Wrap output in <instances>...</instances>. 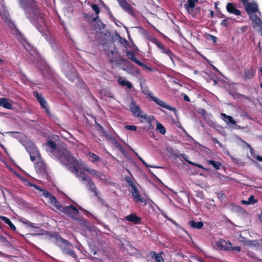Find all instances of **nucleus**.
<instances>
[{
    "label": "nucleus",
    "mask_w": 262,
    "mask_h": 262,
    "mask_svg": "<svg viewBox=\"0 0 262 262\" xmlns=\"http://www.w3.org/2000/svg\"><path fill=\"white\" fill-rule=\"evenodd\" d=\"M250 152H251V156L252 157L255 158L259 161L262 162V157H261L260 156H258V155L255 156V154H254V150L251 148H250Z\"/></svg>",
    "instance_id": "nucleus-33"
},
{
    "label": "nucleus",
    "mask_w": 262,
    "mask_h": 262,
    "mask_svg": "<svg viewBox=\"0 0 262 262\" xmlns=\"http://www.w3.org/2000/svg\"><path fill=\"white\" fill-rule=\"evenodd\" d=\"M156 130L162 135L166 133V129L165 127L159 122H156Z\"/></svg>",
    "instance_id": "nucleus-26"
},
{
    "label": "nucleus",
    "mask_w": 262,
    "mask_h": 262,
    "mask_svg": "<svg viewBox=\"0 0 262 262\" xmlns=\"http://www.w3.org/2000/svg\"><path fill=\"white\" fill-rule=\"evenodd\" d=\"M119 5L125 11L130 14H133V11L129 4L126 1V0H117Z\"/></svg>",
    "instance_id": "nucleus-15"
},
{
    "label": "nucleus",
    "mask_w": 262,
    "mask_h": 262,
    "mask_svg": "<svg viewBox=\"0 0 262 262\" xmlns=\"http://www.w3.org/2000/svg\"><path fill=\"white\" fill-rule=\"evenodd\" d=\"M92 8L95 11L96 15H98L100 13L99 8L98 6L96 4H93L92 5Z\"/></svg>",
    "instance_id": "nucleus-34"
},
{
    "label": "nucleus",
    "mask_w": 262,
    "mask_h": 262,
    "mask_svg": "<svg viewBox=\"0 0 262 262\" xmlns=\"http://www.w3.org/2000/svg\"><path fill=\"white\" fill-rule=\"evenodd\" d=\"M193 165H195L199 168H203V166L201 164L194 163V164H193Z\"/></svg>",
    "instance_id": "nucleus-47"
},
{
    "label": "nucleus",
    "mask_w": 262,
    "mask_h": 262,
    "mask_svg": "<svg viewBox=\"0 0 262 262\" xmlns=\"http://www.w3.org/2000/svg\"><path fill=\"white\" fill-rule=\"evenodd\" d=\"M118 82L119 84L123 86H126L128 89H131L133 86L132 83L130 82L125 80L123 77L119 78Z\"/></svg>",
    "instance_id": "nucleus-21"
},
{
    "label": "nucleus",
    "mask_w": 262,
    "mask_h": 262,
    "mask_svg": "<svg viewBox=\"0 0 262 262\" xmlns=\"http://www.w3.org/2000/svg\"><path fill=\"white\" fill-rule=\"evenodd\" d=\"M37 234L41 235V234H42V233H41V232H40V233H37Z\"/></svg>",
    "instance_id": "nucleus-58"
},
{
    "label": "nucleus",
    "mask_w": 262,
    "mask_h": 262,
    "mask_svg": "<svg viewBox=\"0 0 262 262\" xmlns=\"http://www.w3.org/2000/svg\"><path fill=\"white\" fill-rule=\"evenodd\" d=\"M58 242V244L62 248L63 252L65 254L69 255V256L75 259L76 258V254L72 249L73 246L69 243L68 241L60 238Z\"/></svg>",
    "instance_id": "nucleus-6"
},
{
    "label": "nucleus",
    "mask_w": 262,
    "mask_h": 262,
    "mask_svg": "<svg viewBox=\"0 0 262 262\" xmlns=\"http://www.w3.org/2000/svg\"><path fill=\"white\" fill-rule=\"evenodd\" d=\"M0 8V14L3 17L4 21L6 22V23L7 24L8 27L12 29V30L13 31V33L16 34L17 36V39L22 43V44L24 45V46L26 48V50H27L28 51L32 52V53H31V54L32 55H34L36 54V51L32 49V47L25 40L24 41L23 37L22 36L21 34H20L18 31L16 29L15 26L14 24L13 23V21L11 20V18H10V16L9 13L7 12V11L5 10V8L3 4H1Z\"/></svg>",
    "instance_id": "nucleus-4"
},
{
    "label": "nucleus",
    "mask_w": 262,
    "mask_h": 262,
    "mask_svg": "<svg viewBox=\"0 0 262 262\" xmlns=\"http://www.w3.org/2000/svg\"><path fill=\"white\" fill-rule=\"evenodd\" d=\"M198 195H199V197H200V198H202V199H203V197H204V195H203V194L202 193H201H201H198Z\"/></svg>",
    "instance_id": "nucleus-49"
},
{
    "label": "nucleus",
    "mask_w": 262,
    "mask_h": 262,
    "mask_svg": "<svg viewBox=\"0 0 262 262\" xmlns=\"http://www.w3.org/2000/svg\"><path fill=\"white\" fill-rule=\"evenodd\" d=\"M222 117H223V120L226 122L227 124H235L236 121L233 119V118L229 115H227L224 113L221 114Z\"/></svg>",
    "instance_id": "nucleus-22"
},
{
    "label": "nucleus",
    "mask_w": 262,
    "mask_h": 262,
    "mask_svg": "<svg viewBox=\"0 0 262 262\" xmlns=\"http://www.w3.org/2000/svg\"><path fill=\"white\" fill-rule=\"evenodd\" d=\"M34 96L37 98V99L38 100V101L39 102L40 101H41V100H42L43 99H44L41 94H39L38 93H37V92H34Z\"/></svg>",
    "instance_id": "nucleus-38"
},
{
    "label": "nucleus",
    "mask_w": 262,
    "mask_h": 262,
    "mask_svg": "<svg viewBox=\"0 0 262 262\" xmlns=\"http://www.w3.org/2000/svg\"><path fill=\"white\" fill-rule=\"evenodd\" d=\"M247 245H251L250 242L247 241Z\"/></svg>",
    "instance_id": "nucleus-55"
},
{
    "label": "nucleus",
    "mask_w": 262,
    "mask_h": 262,
    "mask_svg": "<svg viewBox=\"0 0 262 262\" xmlns=\"http://www.w3.org/2000/svg\"><path fill=\"white\" fill-rule=\"evenodd\" d=\"M4 61L3 59H2L1 58H0V65H2L4 63Z\"/></svg>",
    "instance_id": "nucleus-51"
},
{
    "label": "nucleus",
    "mask_w": 262,
    "mask_h": 262,
    "mask_svg": "<svg viewBox=\"0 0 262 262\" xmlns=\"http://www.w3.org/2000/svg\"><path fill=\"white\" fill-rule=\"evenodd\" d=\"M23 145L29 153L30 159L34 162L35 168L37 172L40 174L46 173V166L41 159L40 155L32 141L27 140L23 142Z\"/></svg>",
    "instance_id": "nucleus-3"
},
{
    "label": "nucleus",
    "mask_w": 262,
    "mask_h": 262,
    "mask_svg": "<svg viewBox=\"0 0 262 262\" xmlns=\"http://www.w3.org/2000/svg\"><path fill=\"white\" fill-rule=\"evenodd\" d=\"M258 44H259V50H260V51H261V52H262V48L261 47V46H260V42H259V43H258Z\"/></svg>",
    "instance_id": "nucleus-53"
},
{
    "label": "nucleus",
    "mask_w": 262,
    "mask_h": 262,
    "mask_svg": "<svg viewBox=\"0 0 262 262\" xmlns=\"http://www.w3.org/2000/svg\"><path fill=\"white\" fill-rule=\"evenodd\" d=\"M39 103H40V105H41V106L43 108H45L47 112L48 111V105H47L46 101H45V100L44 99H43L42 100L40 101Z\"/></svg>",
    "instance_id": "nucleus-36"
},
{
    "label": "nucleus",
    "mask_w": 262,
    "mask_h": 262,
    "mask_svg": "<svg viewBox=\"0 0 262 262\" xmlns=\"http://www.w3.org/2000/svg\"><path fill=\"white\" fill-rule=\"evenodd\" d=\"M254 70L252 68H250L245 72V77L250 79L254 76Z\"/></svg>",
    "instance_id": "nucleus-30"
},
{
    "label": "nucleus",
    "mask_w": 262,
    "mask_h": 262,
    "mask_svg": "<svg viewBox=\"0 0 262 262\" xmlns=\"http://www.w3.org/2000/svg\"><path fill=\"white\" fill-rule=\"evenodd\" d=\"M147 95L148 96L158 105L163 108H166L169 111H173L175 113L176 112V109L175 108L169 106L167 103H166L162 100L160 99L158 97L155 96L153 93L151 92H149Z\"/></svg>",
    "instance_id": "nucleus-7"
},
{
    "label": "nucleus",
    "mask_w": 262,
    "mask_h": 262,
    "mask_svg": "<svg viewBox=\"0 0 262 262\" xmlns=\"http://www.w3.org/2000/svg\"><path fill=\"white\" fill-rule=\"evenodd\" d=\"M244 6L247 12L250 16H251V15H254L255 13H258L259 16L260 15V13L258 11V5L256 3H245Z\"/></svg>",
    "instance_id": "nucleus-8"
},
{
    "label": "nucleus",
    "mask_w": 262,
    "mask_h": 262,
    "mask_svg": "<svg viewBox=\"0 0 262 262\" xmlns=\"http://www.w3.org/2000/svg\"><path fill=\"white\" fill-rule=\"evenodd\" d=\"M260 87L262 88V83L260 84Z\"/></svg>",
    "instance_id": "nucleus-61"
},
{
    "label": "nucleus",
    "mask_w": 262,
    "mask_h": 262,
    "mask_svg": "<svg viewBox=\"0 0 262 262\" xmlns=\"http://www.w3.org/2000/svg\"><path fill=\"white\" fill-rule=\"evenodd\" d=\"M60 211L63 212L64 213L71 216L76 215L78 213V210L71 205H69L66 207L62 206V209L60 210Z\"/></svg>",
    "instance_id": "nucleus-11"
},
{
    "label": "nucleus",
    "mask_w": 262,
    "mask_h": 262,
    "mask_svg": "<svg viewBox=\"0 0 262 262\" xmlns=\"http://www.w3.org/2000/svg\"><path fill=\"white\" fill-rule=\"evenodd\" d=\"M47 146L48 148V150L53 156L77 177L82 181L88 182L90 184V188L94 192H95L96 187L93 184L89 182L90 179L86 173H89L101 182L105 181L106 177L104 174L90 168L81 160L76 159L64 147L60 148H57L56 144L52 140H49L47 143Z\"/></svg>",
    "instance_id": "nucleus-1"
},
{
    "label": "nucleus",
    "mask_w": 262,
    "mask_h": 262,
    "mask_svg": "<svg viewBox=\"0 0 262 262\" xmlns=\"http://www.w3.org/2000/svg\"><path fill=\"white\" fill-rule=\"evenodd\" d=\"M231 244L223 239H220L215 242L214 246L219 249L224 250H230L232 248Z\"/></svg>",
    "instance_id": "nucleus-10"
},
{
    "label": "nucleus",
    "mask_w": 262,
    "mask_h": 262,
    "mask_svg": "<svg viewBox=\"0 0 262 262\" xmlns=\"http://www.w3.org/2000/svg\"><path fill=\"white\" fill-rule=\"evenodd\" d=\"M155 258V260L156 262H164V259L163 257L161 256V254H156L155 252L153 253V254L152 255V257H154Z\"/></svg>",
    "instance_id": "nucleus-32"
},
{
    "label": "nucleus",
    "mask_w": 262,
    "mask_h": 262,
    "mask_svg": "<svg viewBox=\"0 0 262 262\" xmlns=\"http://www.w3.org/2000/svg\"><path fill=\"white\" fill-rule=\"evenodd\" d=\"M0 219H1L6 224H7L9 227L13 231L16 230L15 226L13 225V224L11 222V221L5 216H0Z\"/></svg>",
    "instance_id": "nucleus-25"
},
{
    "label": "nucleus",
    "mask_w": 262,
    "mask_h": 262,
    "mask_svg": "<svg viewBox=\"0 0 262 262\" xmlns=\"http://www.w3.org/2000/svg\"><path fill=\"white\" fill-rule=\"evenodd\" d=\"M214 84H215L216 83V80H214Z\"/></svg>",
    "instance_id": "nucleus-59"
},
{
    "label": "nucleus",
    "mask_w": 262,
    "mask_h": 262,
    "mask_svg": "<svg viewBox=\"0 0 262 262\" xmlns=\"http://www.w3.org/2000/svg\"><path fill=\"white\" fill-rule=\"evenodd\" d=\"M189 226L194 229H200L204 225V223L202 222H195L194 221H191L188 223Z\"/></svg>",
    "instance_id": "nucleus-23"
},
{
    "label": "nucleus",
    "mask_w": 262,
    "mask_h": 262,
    "mask_svg": "<svg viewBox=\"0 0 262 262\" xmlns=\"http://www.w3.org/2000/svg\"><path fill=\"white\" fill-rule=\"evenodd\" d=\"M256 202V200L254 199L253 195H251L248 199V200H243L242 203L245 205H249L254 204Z\"/></svg>",
    "instance_id": "nucleus-28"
},
{
    "label": "nucleus",
    "mask_w": 262,
    "mask_h": 262,
    "mask_svg": "<svg viewBox=\"0 0 262 262\" xmlns=\"http://www.w3.org/2000/svg\"><path fill=\"white\" fill-rule=\"evenodd\" d=\"M125 128L127 130H136L137 129V127L135 125H126Z\"/></svg>",
    "instance_id": "nucleus-39"
},
{
    "label": "nucleus",
    "mask_w": 262,
    "mask_h": 262,
    "mask_svg": "<svg viewBox=\"0 0 262 262\" xmlns=\"http://www.w3.org/2000/svg\"><path fill=\"white\" fill-rule=\"evenodd\" d=\"M20 4L25 11L29 13L32 23L42 34L46 28L45 20L42 14L38 9L34 0H19Z\"/></svg>",
    "instance_id": "nucleus-2"
},
{
    "label": "nucleus",
    "mask_w": 262,
    "mask_h": 262,
    "mask_svg": "<svg viewBox=\"0 0 262 262\" xmlns=\"http://www.w3.org/2000/svg\"><path fill=\"white\" fill-rule=\"evenodd\" d=\"M7 133L10 134L11 135L17 134V133L16 132H8Z\"/></svg>",
    "instance_id": "nucleus-50"
},
{
    "label": "nucleus",
    "mask_w": 262,
    "mask_h": 262,
    "mask_svg": "<svg viewBox=\"0 0 262 262\" xmlns=\"http://www.w3.org/2000/svg\"><path fill=\"white\" fill-rule=\"evenodd\" d=\"M250 17L252 20V24L253 28L260 32L262 35V21L259 17L255 14L254 15H251Z\"/></svg>",
    "instance_id": "nucleus-9"
},
{
    "label": "nucleus",
    "mask_w": 262,
    "mask_h": 262,
    "mask_svg": "<svg viewBox=\"0 0 262 262\" xmlns=\"http://www.w3.org/2000/svg\"><path fill=\"white\" fill-rule=\"evenodd\" d=\"M86 156L88 159L93 163H95L101 160V158L99 156L91 152H86Z\"/></svg>",
    "instance_id": "nucleus-20"
},
{
    "label": "nucleus",
    "mask_w": 262,
    "mask_h": 262,
    "mask_svg": "<svg viewBox=\"0 0 262 262\" xmlns=\"http://www.w3.org/2000/svg\"><path fill=\"white\" fill-rule=\"evenodd\" d=\"M221 24L223 25V26H226L227 25V24H226V20H223L222 21V23Z\"/></svg>",
    "instance_id": "nucleus-48"
},
{
    "label": "nucleus",
    "mask_w": 262,
    "mask_h": 262,
    "mask_svg": "<svg viewBox=\"0 0 262 262\" xmlns=\"http://www.w3.org/2000/svg\"><path fill=\"white\" fill-rule=\"evenodd\" d=\"M125 181L127 183L128 185L130 187V188H133L137 186L136 182L133 178L127 177L125 178Z\"/></svg>",
    "instance_id": "nucleus-27"
},
{
    "label": "nucleus",
    "mask_w": 262,
    "mask_h": 262,
    "mask_svg": "<svg viewBox=\"0 0 262 262\" xmlns=\"http://www.w3.org/2000/svg\"><path fill=\"white\" fill-rule=\"evenodd\" d=\"M198 1V0H188V4L185 5V7L189 12L193 11V9Z\"/></svg>",
    "instance_id": "nucleus-24"
},
{
    "label": "nucleus",
    "mask_w": 262,
    "mask_h": 262,
    "mask_svg": "<svg viewBox=\"0 0 262 262\" xmlns=\"http://www.w3.org/2000/svg\"><path fill=\"white\" fill-rule=\"evenodd\" d=\"M129 191L132 193L134 200L136 202H144V199L140 195L139 191L137 186L133 188H130V189H129Z\"/></svg>",
    "instance_id": "nucleus-12"
},
{
    "label": "nucleus",
    "mask_w": 262,
    "mask_h": 262,
    "mask_svg": "<svg viewBox=\"0 0 262 262\" xmlns=\"http://www.w3.org/2000/svg\"><path fill=\"white\" fill-rule=\"evenodd\" d=\"M11 102L5 98H0V106L10 110L12 107Z\"/></svg>",
    "instance_id": "nucleus-19"
},
{
    "label": "nucleus",
    "mask_w": 262,
    "mask_h": 262,
    "mask_svg": "<svg viewBox=\"0 0 262 262\" xmlns=\"http://www.w3.org/2000/svg\"><path fill=\"white\" fill-rule=\"evenodd\" d=\"M207 163L211 165L215 169H219L221 166V164L220 162L213 160H208L207 161Z\"/></svg>",
    "instance_id": "nucleus-29"
},
{
    "label": "nucleus",
    "mask_w": 262,
    "mask_h": 262,
    "mask_svg": "<svg viewBox=\"0 0 262 262\" xmlns=\"http://www.w3.org/2000/svg\"><path fill=\"white\" fill-rule=\"evenodd\" d=\"M156 43L157 47L160 49V50H161L162 53L167 54L171 60L172 62H173L174 56L172 54L171 51L169 49L164 47L159 42H157Z\"/></svg>",
    "instance_id": "nucleus-13"
},
{
    "label": "nucleus",
    "mask_w": 262,
    "mask_h": 262,
    "mask_svg": "<svg viewBox=\"0 0 262 262\" xmlns=\"http://www.w3.org/2000/svg\"><path fill=\"white\" fill-rule=\"evenodd\" d=\"M39 103H40V105H41V106L43 108H45L47 112L48 111V105H47L46 101H45V100L44 99H43L42 100L40 101Z\"/></svg>",
    "instance_id": "nucleus-37"
},
{
    "label": "nucleus",
    "mask_w": 262,
    "mask_h": 262,
    "mask_svg": "<svg viewBox=\"0 0 262 262\" xmlns=\"http://www.w3.org/2000/svg\"><path fill=\"white\" fill-rule=\"evenodd\" d=\"M204 112H205V111H204V110H203V111H202V113H204Z\"/></svg>",
    "instance_id": "nucleus-60"
},
{
    "label": "nucleus",
    "mask_w": 262,
    "mask_h": 262,
    "mask_svg": "<svg viewBox=\"0 0 262 262\" xmlns=\"http://www.w3.org/2000/svg\"><path fill=\"white\" fill-rule=\"evenodd\" d=\"M248 1V0H242V2L243 3L244 5H245V3H248V2H247V1Z\"/></svg>",
    "instance_id": "nucleus-52"
},
{
    "label": "nucleus",
    "mask_w": 262,
    "mask_h": 262,
    "mask_svg": "<svg viewBox=\"0 0 262 262\" xmlns=\"http://www.w3.org/2000/svg\"><path fill=\"white\" fill-rule=\"evenodd\" d=\"M182 157L183 158V159H184L186 161H187L190 164H194V163L188 160L189 158L187 155H186L185 154H183L182 155Z\"/></svg>",
    "instance_id": "nucleus-40"
},
{
    "label": "nucleus",
    "mask_w": 262,
    "mask_h": 262,
    "mask_svg": "<svg viewBox=\"0 0 262 262\" xmlns=\"http://www.w3.org/2000/svg\"><path fill=\"white\" fill-rule=\"evenodd\" d=\"M210 37L213 41L216 42V38L215 36L211 35Z\"/></svg>",
    "instance_id": "nucleus-46"
},
{
    "label": "nucleus",
    "mask_w": 262,
    "mask_h": 262,
    "mask_svg": "<svg viewBox=\"0 0 262 262\" xmlns=\"http://www.w3.org/2000/svg\"><path fill=\"white\" fill-rule=\"evenodd\" d=\"M226 9L231 14H234L235 15L241 14V11L237 9L232 3H228L226 6Z\"/></svg>",
    "instance_id": "nucleus-16"
},
{
    "label": "nucleus",
    "mask_w": 262,
    "mask_h": 262,
    "mask_svg": "<svg viewBox=\"0 0 262 262\" xmlns=\"http://www.w3.org/2000/svg\"><path fill=\"white\" fill-rule=\"evenodd\" d=\"M126 220L135 224L139 223L141 221V218L138 216L136 214L132 213L128 215L125 217Z\"/></svg>",
    "instance_id": "nucleus-18"
},
{
    "label": "nucleus",
    "mask_w": 262,
    "mask_h": 262,
    "mask_svg": "<svg viewBox=\"0 0 262 262\" xmlns=\"http://www.w3.org/2000/svg\"><path fill=\"white\" fill-rule=\"evenodd\" d=\"M120 41H121V43H122V42H123V40H120Z\"/></svg>",
    "instance_id": "nucleus-62"
},
{
    "label": "nucleus",
    "mask_w": 262,
    "mask_h": 262,
    "mask_svg": "<svg viewBox=\"0 0 262 262\" xmlns=\"http://www.w3.org/2000/svg\"><path fill=\"white\" fill-rule=\"evenodd\" d=\"M260 71L262 74V67L260 68Z\"/></svg>",
    "instance_id": "nucleus-56"
},
{
    "label": "nucleus",
    "mask_w": 262,
    "mask_h": 262,
    "mask_svg": "<svg viewBox=\"0 0 262 262\" xmlns=\"http://www.w3.org/2000/svg\"><path fill=\"white\" fill-rule=\"evenodd\" d=\"M131 112L135 117H139L142 112L139 105H137L134 101H132L130 104Z\"/></svg>",
    "instance_id": "nucleus-14"
},
{
    "label": "nucleus",
    "mask_w": 262,
    "mask_h": 262,
    "mask_svg": "<svg viewBox=\"0 0 262 262\" xmlns=\"http://www.w3.org/2000/svg\"><path fill=\"white\" fill-rule=\"evenodd\" d=\"M139 159L142 162V163L147 167H151V166H149L141 157H140L139 155H137ZM154 167V166H152Z\"/></svg>",
    "instance_id": "nucleus-41"
},
{
    "label": "nucleus",
    "mask_w": 262,
    "mask_h": 262,
    "mask_svg": "<svg viewBox=\"0 0 262 262\" xmlns=\"http://www.w3.org/2000/svg\"><path fill=\"white\" fill-rule=\"evenodd\" d=\"M183 98L186 101H188V102L190 101L189 97L186 95H184Z\"/></svg>",
    "instance_id": "nucleus-45"
},
{
    "label": "nucleus",
    "mask_w": 262,
    "mask_h": 262,
    "mask_svg": "<svg viewBox=\"0 0 262 262\" xmlns=\"http://www.w3.org/2000/svg\"><path fill=\"white\" fill-rule=\"evenodd\" d=\"M127 56L128 57V58L134 61L136 64L138 62L140 61L136 58L135 54L132 52H128L127 53Z\"/></svg>",
    "instance_id": "nucleus-31"
},
{
    "label": "nucleus",
    "mask_w": 262,
    "mask_h": 262,
    "mask_svg": "<svg viewBox=\"0 0 262 262\" xmlns=\"http://www.w3.org/2000/svg\"><path fill=\"white\" fill-rule=\"evenodd\" d=\"M72 73L73 74V75L72 76H71L70 75H69L68 74L67 75V76L68 77L69 80H70L71 81H73L74 80V79L76 78V73L75 72V69L72 70Z\"/></svg>",
    "instance_id": "nucleus-35"
},
{
    "label": "nucleus",
    "mask_w": 262,
    "mask_h": 262,
    "mask_svg": "<svg viewBox=\"0 0 262 262\" xmlns=\"http://www.w3.org/2000/svg\"><path fill=\"white\" fill-rule=\"evenodd\" d=\"M192 262H203V260L201 258H196L192 259Z\"/></svg>",
    "instance_id": "nucleus-43"
},
{
    "label": "nucleus",
    "mask_w": 262,
    "mask_h": 262,
    "mask_svg": "<svg viewBox=\"0 0 262 262\" xmlns=\"http://www.w3.org/2000/svg\"><path fill=\"white\" fill-rule=\"evenodd\" d=\"M121 40H123V41H126V40L125 39H122V38H121Z\"/></svg>",
    "instance_id": "nucleus-57"
},
{
    "label": "nucleus",
    "mask_w": 262,
    "mask_h": 262,
    "mask_svg": "<svg viewBox=\"0 0 262 262\" xmlns=\"http://www.w3.org/2000/svg\"><path fill=\"white\" fill-rule=\"evenodd\" d=\"M230 250H236V251H241V247H232V248Z\"/></svg>",
    "instance_id": "nucleus-44"
},
{
    "label": "nucleus",
    "mask_w": 262,
    "mask_h": 262,
    "mask_svg": "<svg viewBox=\"0 0 262 262\" xmlns=\"http://www.w3.org/2000/svg\"><path fill=\"white\" fill-rule=\"evenodd\" d=\"M25 183L26 185L33 186L37 190L38 192L40 193L39 194L43 195L45 198L47 203L50 204L54 209H56L59 211L62 209V206L59 204L56 198L48 191L40 188L35 185L31 184L28 181H25Z\"/></svg>",
    "instance_id": "nucleus-5"
},
{
    "label": "nucleus",
    "mask_w": 262,
    "mask_h": 262,
    "mask_svg": "<svg viewBox=\"0 0 262 262\" xmlns=\"http://www.w3.org/2000/svg\"><path fill=\"white\" fill-rule=\"evenodd\" d=\"M138 66L141 67L144 69H146L147 68V66L145 64L143 63L141 61H139L137 63Z\"/></svg>",
    "instance_id": "nucleus-42"
},
{
    "label": "nucleus",
    "mask_w": 262,
    "mask_h": 262,
    "mask_svg": "<svg viewBox=\"0 0 262 262\" xmlns=\"http://www.w3.org/2000/svg\"><path fill=\"white\" fill-rule=\"evenodd\" d=\"M146 70L150 71H152V69L148 67H147V68L146 69Z\"/></svg>",
    "instance_id": "nucleus-54"
},
{
    "label": "nucleus",
    "mask_w": 262,
    "mask_h": 262,
    "mask_svg": "<svg viewBox=\"0 0 262 262\" xmlns=\"http://www.w3.org/2000/svg\"><path fill=\"white\" fill-rule=\"evenodd\" d=\"M140 119V121L142 123H150L152 119H154V117H150L148 115L142 112L139 117H137Z\"/></svg>",
    "instance_id": "nucleus-17"
}]
</instances>
